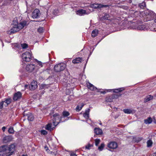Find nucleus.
I'll return each instance as SVG.
<instances>
[{"mask_svg":"<svg viewBox=\"0 0 156 156\" xmlns=\"http://www.w3.org/2000/svg\"><path fill=\"white\" fill-rule=\"evenodd\" d=\"M37 66L34 64H30L27 65L26 68V70L29 72L33 71L34 69L37 70L38 69Z\"/></svg>","mask_w":156,"mask_h":156,"instance_id":"nucleus-6","label":"nucleus"},{"mask_svg":"<svg viewBox=\"0 0 156 156\" xmlns=\"http://www.w3.org/2000/svg\"><path fill=\"white\" fill-rule=\"evenodd\" d=\"M146 6L145 3V2H143L142 3H140L139 6L140 7L141 9H143Z\"/></svg>","mask_w":156,"mask_h":156,"instance_id":"nucleus-33","label":"nucleus"},{"mask_svg":"<svg viewBox=\"0 0 156 156\" xmlns=\"http://www.w3.org/2000/svg\"><path fill=\"white\" fill-rule=\"evenodd\" d=\"M4 153L2 151H0V156H3Z\"/></svg>","mask_w":156,"mask_h":156,"instance_id":"nucleus-45","label":"nucleus"},{"mask_svg":"<svg viewBox=\"0 0 156 156\" xmlns=\"http://www.w3.org/2000/svg\"><path fill=\"white\" fill-rule=\"evenodd\" d=\"M57 125H54V124L52 122H51L46 125L45 127V128L48 130L51 131L53 130L55 127Z\"/></svg>","mask_w":156,"mask_h":156,"instance_id":"nucleus-7","label":"nucleus"},{"mask_svg":"<svg viewBox=\"0 0 156 156\" xmlns=\"http://www.w3.org/2000/svg\"><path fill=\"white\" fill-rule=\"evenodd\" d=\"M69 118H70V117H69L68 118V119H69Z\"/></svg>","mask_w":156,"mask_h":156,"instance_id":"nucleus-57","label":"nucleus"},{"mask_svg":"<svg viewBox=\"0 0 156 156\" xmlns=\"http://www.w3.org/2000/svg\"><path fill=\"white\" fill-rule=\"evenodd\" d=\"M95 144L96 146H97L100 142V140L99 139H96L95 140Z\"/></svg>","mask_w":156,"mask_h":156,"instance_id":"nucleus-38","label":"nucleus"},{"mask_svg":"<svg viewBox=\"0 0 156 156\" xmlns=\"http://www.w3.org/2000/svg\"><path fill=\"white\" fill-rule=\"evenodd\" d=\"M103 93V94H105V92H104Z\"/></svg>","mask_w":156,"mask_h":156,"instance_id":"nucleus-55","label":"nucleus"},{"mask_svg":"<svg viewBox=\"0 0 156 156\" xmlns=\"http://www.w3.org/2000/svg\"><path fill=\"white\" fill-rule=\"evenodd\" d=\"M108 147L110 148L115 149L117 148V144L115 142H112L109 143L108 145Z\"/></svg>","mask_w":156,"mask_h":156,"instance_id":"nucleus-12","label":"nucleus"},{"mask_svg":"<svg viewBox=\"0 0 156 156\" xmlns=\"http://www.w3.org/2000/svg\"><path fill=\"white\" fill-rule=\"evenodd\" d=\"M109 6L108 5H102L101 4H93L90 5V7L94 9H101L102 7L106 8Z\"/></svg>","mask_w":156,"mask_h":156,"instance_id":"nucleus-8","label":"nucleus"},{"mask_svg":"<svg viewBox=\"0 0 156 156\" xmlns=\"http://www.w3.org/2000/svg\"><path fill=\"white\" fill-rule=\"evenodd\" d=\"M12 138L11 136H7L3 137L2 141L4 143H6L12 141Z\"/></svg>","mask_w":156,"mask_h":156,"instance_id":"nucleus-11","label":"nucleus"},{"mask_svg":"<svg viewBox=\"0 0 156 156\" xmlns=\"http://www.w3.org/2000/svg\"><path fill=\"white\" fill-rule=\"evenodd\" d=\"M29 85H27V84L25 85L24 86L25 89H26V88H27L28 87H29Z\"/></svg>","mask_w":156,"mask_h":156,"instance_id":"nucleus-48","label":"nucleus"},{"mask_svg":"<svg viewBox=\"0 0 156 156\" xmlns=\"http://www.w3.org/2000/svg\"><path fill=\"white\" fill-rule=\"evenodd\" d=\"M27 118L28 120L30 121H32L34 119L33 116L31 114L29 115L28 116Z\"/></svg>","mask_w":156,"mask_h":156,"instance_id":"nucleus-27","label":"nucleus"},{"mask_svg":"<svg viewBox=\"0 0 156 156\" xmlns=\"http://www.w3.org/2000/svg\"><path fill=\"white\" fill-rule=\"evenodd\" d=\"M73 8H76V6H74V7H73Z\"/></svg>","mask_w":156,"mask_h":156,"instance_id":"nucleus-56","label":"nucleus"},{"mask_svg":"<svg viewBox=\"0 0 156 156\" xmlns=\"http://www.w3.org/2000/svg\"><path fill=\"white\" fill-rule=\"evenodd\" d=\"M4 104V106L5 107L7 106L11 102V99L10 98H8L5 99L4 101H2Z\"/></svg>","mask_w":156,"mask_h":156,"instance_id":"nucleus-15","label":"nucleus"},{"mask_svg":"<svg viewBox=\"0 0 156 156\" xmlns=\"http://www.w3.org/2000/svg\"><path fill=\"white\" fill-rule=\"evenodd\" d=\"M93 146V145L88 144L87 145L85 146V148L87 149H90L91 147Z\"/></svg>","mask_w":156,"mask_h":156,"instance_id":"nucleus-34","label":"nucleus"},{"mask_svg":"<svg viewBox=\"0 0 156 156\" xmlns=\"http://www.w3.org/2000/svg\"><path fill=\"white\" fill-rule=\"evenodd\" d=\"M36 61L37 63V65H38V66H37V67L39 68L40 67H41L42 66V64L41 62L38 61L37 59H36Z\"/></svg>","mask_w":156,"mask_h":156,"instance_id":"nucleus-28","label":"nucleus"},{"mask_svg":"<svg viewBox=\"0 0 156 156\" xmlns=\"http://www.w3.org/2000/svg\"><path fill=\"white\" fill-rule=\"evenodd\" d=\"M152 156H156V152L152 154Z\"/></svg>","mask_w":156,"mask_h":156,"instance_id":"nucleus-49","label":"nucleus"},{"mask_svg":"<svg viewBox=\"0 0 156 156\" xmlns=\"http://www.w3.org/2000/svg\"><path fill=\"white\" fill-rule=\"evenodd\" d=\"M123 111L126 114H133L135 112V111L134 110L129 109H124Z\"/></svg>","mask_w":156,"mask_h":156,"instance_id":"nucleus-18","label":"nucleus"},{"mask_svg":"<svg viewBox=\"0 0 156 156\" xmlns=\"http://www.w3.org/2000/svg\"><path fill=\"white\" fill-rule=\"evenodd\" d=\"M21 46L23 49H25L27 48L28 45L26 43H23L21 44Z\"/></svg>","mask_w":156,"mask_h":156,"instance_id":"nucleus-32","label":"nucleus"},{"mask_svg":"<svg viewBox=\"0 0 156 156\" xmlns=\"http://www.w3.org/2000/svg\"><path fill=\"white\" fill-rule=\"evenodd\" d=\"M26 23L25 22L18 23L17 19H14L12 24V27L11 30L10 34L14 33L22 29L26 25Z\"/></svg>","mask_w":156,"mask_h":156,"instance_id":"nucleus-1","label":"nucleus"},{"mask_svg":"<svg viewBox=\"0 0 156 156\" xmlns=\"http://www.w3.org/2000/svg\"><path fill=\"white\" fill-rule=\"evenodd\" d=\"M72 62L74 64H76L78 63V58H76L75 59H73L72 61Z\"/></svg>","mask_w":156,"mask_h":156,"instance_id":"nucleus-40","label":"nucleus"},{"mask_svg":"<svg viewBox=\"0 0 156 156\" xmlns=\"http://www.w3.org/2000/svg\"><path fill=\"white\" fill-rule=\"evenodd\" d=\"M152 119L151 117H149L144 120V122L146 124H149L151 123Z\"/></svg>","mask_w":156,"mask_h":156,"instance_id":"nucleus-21","label":"nucleus"},{"mask_svg":"<svg viewBox=\"0 0 156 156\" xmlns=\"http://www.w3.org/2000/svg\"><path fill=\"white\" fill-rule=\"evenodd\" d=\"M5 129H6V127L5 126H3L2 128V131H3V132L5 131Z\"/></svg>","mask_w":156,"mask_h":156,"instance_id":"nucleus-47","label":"nucleus"},{"mask_svg":"<svg viewBox=\"0 0 156 156\" xmlns=\"http://www.w3.org/2000/svg\"><path fill=\"white\" fill-rule=\"evenodd\" d=\"M112 90H107V91H109V92H110Z\"/></svg>","mask_w":156,"mask_h":156,"instance_id":"nucleus-52","label":"nucleus"},{"mask_svg":"<svg viewBox=\"0 0 156 156\" xmlns=\"http://www.w3.org/2000/svg\"><path fill=\"white\" fill-rule=\"evenodd\" d=\"M22 58L23 62H29L31 59V54L30 52L27 51L23 54Z\"/></svg>","mask_w":156,"mask_h":156,"instance_id":"nucleus-4","label":"nucleus"},{"mask_svg":"<svg viewBox=\"0 0 156 156\" xmlns=\"http://www.w3.org/2000/svg\"><path fill=\"white\" fill-rule=\"evenodd\" d=\"M70 115L69 112L66 111H64L62 112V115L63 116H62L63 118H65L68 116Z\"/></svg>","mask_w":156,"mask_h":156,"instance_id":"nucleus-22","label":"nucleus"},{"mask_svg":"<svg viewBox=\"0 0 156 156\" xmlns=\"http://www.w3.org/2000/svg\"><path fill=\"white\" fill-rule=\"evenodd\" d=\"M94 131V133L97 135L101 134L102 133V130L98 128H95Z\"/></svg>","mask_w":156,"mask_h":156,"instance_id":"nucleus-17","label":"nucleus"},{"mask_svg":"<svg viewBox=\"0 0 156 156\" xmlns=\"http://www.w3.org/2000/svg\"><path fill=\"white\" fill-rule=\"evenodd\" d=\"M70 156H77L76 154H75V153H71L70 154Z\"/></svg>","mask_w":156,"mask_h":156,"instance_id":"nucleus-46","label":"nucleus"},{"mask_svg":"<svg viewBox=\"0 0 156 156\" xmlns=\"http://www.w3.org/2000/svg\"><path fill=\"white\" fill-rule=\"evenodd\" d=\"M90 111V109L87 108L86 110L85 113L83 114V117L86 119H88L89 118V113Z\"/></svg>","mask_w":156,"mask_h":156,"instance_id":"nucleus-19","label":"nucleus"},{"mask_svg":"<svg viewBox=\"0 0 156 156\" xmlns=\"http://www.w3.org/2000/svg\"><path fill=\"white\" fill-rule=\"evenodd\" d=\"M142 140V138H138L136 139V140H134H134L136 142H138L140 141L141 140Z\"/></svg>","mask_w":156,"mask_h":156,"instance_id":"nucleus-41","label":"nucleus"},{"mask_svg":"<svg viewBox=\"0 0 156 156\" xmlns=\"http://www.w3.org/2000/svg\"><path fill=\"white\" fill-rule=\"evenodd\" d=\"M53 14L55 15H58V9H54L53 11Z\"/></svg>","mask_w":156,"mask_h":156,"instance_id":"nucleus-36","label":"nucleus"},{"mask_svg":"<svg viewBox=\"0 0 156 156\" xmlns=\"http://www.w3.org/2000/svg\"><path fill=\"white\" fill-rule=\"evenodd\" d=\"M89 13L90 12H89L83 9H80L79 10V15L80 16L87 15L89 14Z\"/></svg>","mask_w":156,"mask_h":156,"instance_id":"nucleus-14","label":"nucleus"},{"mask_svg":"<svg viewBox=\"0 0 156 156\" xmlns=\"http://www.w3.org/2000/svg\"><path fill=\"white\" fill-rule=\"evenodd\" d=\"M8 132L9 133L12 134L14 133V130L12 127H10L8 130Z\"/></svg>","mask_w":156,"mask_h":156,"instance_id":"nucleus-30","label":"nucleus"},{"mask_svg":"<svg viewBox=\"0 0 156 156\" xmlns=\"http://www.w3.org/2000/svg\"><path fill=\"white\" fill-rule=\"evenodd\" d=\"M39 132L41 133V135H45L48 133L47 132L44 130H40Z\"/></svg>","mask_w":156,"mask_h":156,"instance_id":"nucleus-26","label":"nucleus"},{"mask_svg":"<svg viewBox=\"0 0 156 156\" xmlns=\"http://www.w3.org/2000/svg\"><path fill=\"white\" fill-rule=\"evenodd\" d=\"M109 15L107 14H105V15L103 17V19L104 20H108L109 17Z\"/></svg>","mask_w":156,"mask_h":156,"instance_id":"nucleus-37","label":"nucleus"},{"mask_svg":"<svg viewBox=\"0 0 156 156\" xmlns=\"http://www.w3.org/2000/svg\"><path fill=\"white\" fill-rule=\"evenodd\" d=\"M87 87L88 88L92 90H94L97 89V88L95 87L93 85L90 83H87Z\"/></svg>","mask_w":156,"mask_h":156,"instance_id":"nucleus-16","label":"nucleus"},{"mask_svg":"<svg viewBox=\"0 0 156 156\" xmlns=\"http://www.w3.org/2000/svg\"><path fill=\"white\" fill-rule=\"evenodd\" d=\"M53 117L52 122L55 125L57 126L59 123L65 121H62V119L63 117L60 116L58 113H57L54 114L53 115Z\"/></svg>","mask_w":156,"mask_h":156,"instance_id":"nucleus-3","label":"nucleus"},{"mask_svg":"<svg viewBox=\"0 0 156 156\" xmlns=\"http://www.w3.org/2000/svg\"><path fill=\"white\" fill-rule=\"evenodd\" d=\"M123 88H119L115 90H114L113 92H120L124 90Z\"/></svg>","mask_w":156,"mask_h":156,"instance_id":"nucleus-31","label":"nucleus"},{"mask_svg":"<svg viewBox=\"0 0 156 156\" xmlns=\"http://www.w3.org/2000/svg\"><path fill=\"white\" fill-rule=\"evenodd\" d=\"M80 107H79V111L81 110L82 107L84 106V104L83 103L81 104H80Z\"/></svg>","mask_w":156,"mask_h":156,"instance_id":"nucleus-43","label":"nucleus"},{"mask_svg":"<svg viewBox=\"0 0 156 156\" xmlns=\"http://www.w3.org/2000/svg\"><path fill=\"white\" fill-rule=\"evenodd\" d=\"M37 82L36 81L33 80L31 84L29 85V87L30 90H34L37 87Z\"/></svg>","mask_w":156,"mask_h":156,"instance_id":"nucleus-10","label":"nucleus"},{"mask_svg":"<svg viewBox=\"0 0 156 156\" xmlns=\"http://www.w3.org/2000/svg\"><path fill=\"white\" fill-rule=\"evenodd\" d=\"M3 105L4 106V103L2 101L0 103V109H2L3 108Z\"/></svg>","mask_w":156,"mask_h":156,"instance_id":"nucleus-42","label":"nucleus"},{"mask_svg":"<svg viewBox=\"0 0 156 156\" xmlns=\"http://www.w3.org/2000/svg\"><path fill=\"white\" fill-rule=\"evenodd\" d=\"M153 96L150 95H148L145 98L144 102H146L151 100L153 99Z\"/></svg>","mask_w":156,"mask_h":156,"instance_id":"nucleus-20","label":"nucleus"},{"mask_svg":"<svg viewBox=\"0 0 156 156\" xmlns=\"http://www.w3.org/2000/svg\"><path fill=\"white\" fill-rule=\"evenodd\" d=\"M22 96V94L20 92H18L15 94L13 97V99L14 101H17L20 99Z\"/></svg>","mask_w":156,"mask_h":156,"instance_id":"nucleus-13","label":"nucleus"},{"mask_svg":"<svg viewBox=\"0 0 156 156\" xmlns=\"http://www.w3.org/2000/svg\"><path fill=\"white\" fill-rule=\"evenodd\" d=\"M2 46L3 47L4 46V44L2 42Z\"/></svg>","mask_w":156,"mask_h":156,"instance_id":"nucleus-54","label":"nucleus"},{"mask_svg":"<svg viewBox=\"0 0 156 156\" xmlns=\"http://www.w3.org/2000/svg\"><path fill=\"white\" fill-rule=\"evenodd\" d=\"M73 11L76 12V14H78V10L77 9V8H76L75 9L74 8H73Z\"/></svg>","mask_w":156,"mask_h":156,"instance_id":"nucleus-44","label":"nucleus"},{"mask_svg":"<svg viewBox=\"0 0 156 156\" xmlns=\"http://www.w3.org/2000/svg\"><path fill=\"white\" fill-rule=\"evenodd\" d=\"M81 59L80 58H79V60H78L79 62L80 61V62H81V61H80V60H81Z\"/></svg>","mask_w":156,"mask_h":156,"instance_id":"nucleus-51","label":"nucleus"},{"mask_svg":"<svg viewBox=\"0 0 156 156\" xmlns=\"http://www.w3.org/2000/svg\"><path fill=\"white\" fill-rule=\"evenodd\" d=\"M147 147H151L152 144V142L151 140H148L147 142Z\"/></svg>","mask_w":156,"mask_h":156,"instance_id":"nucleus-29","label":"nucleus"},{"mask_svg":"<svg viewBox=\"0 0 156 156\" xmlns=\"http://www.w3.org/2000/svg\"><path fill=\"white\" fill-rule=\"evenodd\" d=\"M43 30L44 29L43 27H40L37 30L38 32L40 33H42L43 31Z\"/></svg>","mask_w":156,"mask_h":156,"instance_id":"nucleus-39","label":"nucleus"},{"mask_svg":"<svg viewBox=\"0 0 156 156\" xmlns=\"http://www.w3.org/2000/svg\"><path fill=\"white\" fill-rule=\"evenodd\" d=\"M98 34V30L96 29H95L93 30L92 32V36L94 37H96Z\"/></svg>","mask_w":156,"mask_h":156,"instance_id":"nucleus-24","label":"nucleus"},{"mask_svg":"<svg viewBox=\"0 0 156 156\" xmlns=\"http://www.w3.org/2000/svg\"><path fill=\"white\" fill-rule=\"evenodd\" d=\"M40 15V11L37 9H35L33 12L32 16L34 19H36Z\"/></svg>","mask_w":156,"mask_h":156,"instance_id":"nucleus-9","label":"nucleus"},{"mask_svg":"<svg viewBox=\"0 0 156 156\" xmlns=\"http://www.w3.org/2000/svg\"><path fill=\"white\" fill-rule=\"evenodd\" d=\"M76 111H77V110H78V105H77L76 106Z\"/></svg>","mask_w":156,"mask_h":156,"instance_id":"nucleus-50","label":"nucleus"},{"mask_svg":"<svg viewBox=\"0 0 156 156\" xmlns=\"http://www.w3.org/2000/svg\"><path fill=\"white\" fill-rule=\"evenodd\" d=\"M49 87V85H48L43 84L40 86V89H43L48 88Z\"/></svg>","mask_w":156,"mask_h":156,"instance_id":"nucleus-23","label":"nucleus"},{"mask_svg":"<svg viewBox=\"0 0 156 156\" xmlns=\"http://www.w3.org/2000/svg\"><path fill=\"white\" fill-rule=\"evenodd\" d=\"M104 146H105V145L104 144H103V143L101 144V145L100 146L98 147V149L100 151H102L103 149V148L104 147Z\"/></svg>","mask_w":156,"mask_h":156,"instance_id":"nucleus-35","label":"nucleus"},{"mask_svg":"<svg viewBox=\"0 0 156 156\" xmlns=\"http://www.w3.org/2000/svg\"><path fill=\"white\" fill-rule=\"evenodd\" d=\"M145 27L144 25H139L136 27V28L139 30H143L144 29Z\"/></svg>","mask_w":156,"mask_h":156,"instance_id":"nucleus-25","label":"nucleus"},{"mask_svg":"<svg viewBox=\"0 0 156 156\" xmlns=\"http://www.w3.org/2000/svg\"><path fill=\"white\" fill-rule=\"evenodd\" d=\"M22 156H27L26 155H23Z\"/></svg>","mask_w":156,"mask_h":156,"instance_id":"nucleus-53","label":"nucleus"},{"mask_svg":"<svg viewBox=\"0 0 156 156\" xmlns=\"http://www.w3.org/2000/svg\"><path fill=\"white\" fill-rule=\"evenodd\" d=\"M15 150V146L14 144H11L9 146L3 145L0 147V151L3 152L5 153H10L9 155L12 154Z\"/></svg>","mask_w":156,"mask_h":156,"instance_id":"nucleus-2","label":"nucleus"},{"mask_svg":"<svg viewBox=\"0 0 156 156\" xmlns=\"http://www.w3.org/2000/svg\"><path fill=\"white\" fill-rule=\"evenodd\" d=\"M66 67V65L63 63H59L55 65L54 67V70L56 72H59L63 70Z\"/></svg>","mask_w":156,"mask_h":156,"instance_id":"nucleus-5","label":"nucleus"}]
</instances>
